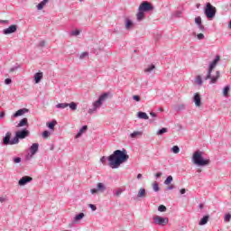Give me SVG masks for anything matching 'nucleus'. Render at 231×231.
I'll use <instances>...</instances> for the list:
<instances>
[{
	"instance_id": "obj_39",
	"label": "nucleus",
	"mask_w": 231,
	"mask_h": 231,
	"mask_svg": "<svg viewBox=\"0 0 231 231\" xmlns=\"http://www.w3.org/2000/svg\"><path fill=\"white\" fill-rule=\"evenodd\" d=\"M175 109L176 111H183V109H185V105H179Z\"/></svg>"
},
{
	"instance_id": "obj_42",
	"label": "nucleus",
	"mask_w": 231,
	"mask_h": 231,
	"mask_svg": "<svg viewBox=\"0 0 231 231\" xmlns=\"http://www.w3.org/2000/svg\"><path fill=\"white\" fill-rule=\"evenodd\" d=\"M197 39H199V41H203V39H205V34L204 33H199L197 35Z\"/></svg>"
},
{
	"instance_id": "obj_5",
	"label": "nucleus",
	"mask_w": 231,
	"mask_h": 231,
	"mask_svg": "<svg viewBox=\"0 0 231 231\" xmlns=\"http://www.w3.org/2000/svg\"><path fill=\"white\" fill-rule=\"evenodd\" d=\"M110 95L111 93L105 92L99 96L98 99L93 103V106L88 109V115H93V113H96V111L100 108V106H102V104H104L107 98H109Z\"/></svg>"
},
{
	"instance_id": "obj_44",
	"label": "nucleus",
	"mask_w": 231,
	"mask_h": 231,
	"mask_svg": "<svg viewBox=\"0 0 231 231\" xmlns=\"http://www.w3.org/2000/svg\"><path fill=\"white\" fill-rule=\"evenodd\" d=\"M88 52H82L80 55H79V59L82 60V59H86V57H88Z\"/></svg>"
},
{
	"instance_id": "obj_37",
	"label": "nucleus",
	"mask_w": 231,
	"mask_h": 231,
	"mask_svg": "<svg viewBox=\"0 0 231 231\" xmlns=\"http://www.w3.org/2000/svg\"><path fill=\"white\" fill-rule=\"evenodd\" d=\"M152 189H153L154 192H158L160 190V186L158 185V182L153 183Z\"/></svg>"
},
{
	"instance_id": "obj_41",
	"label": "nucleus",
	"mask_w": 231,
	"mask_h": 231,
	"mask_svg": "<svg viewBox=\"0 0 231 231\" xmlns=\"http://www.w3.org/2000/svg\"><path fill=\"white\" fill-rule=\"evenodd\" d=\"M51 133L48 132V130L43 131L42 133V138H48L50 136Z\"/></svg>"
},
{
	"instance_id": "obj_28",
	"label": "nucleus",
	"mask_w": 231,
	"mask_h": 231,
	"mask_svg": "<svg viewBox=\"0 0 231 231\" xmlns=\"http://www.w3.org/2000/svg\"><path fill=\"white\" fill-rule=\"evenodd\" d=\"M230 91V86L226 85L223 89V95L224 97H228V93Z\"/></svg>"
},
{
	"instance_id": "obj_23",
	"label": "nucleus",
	"mask_w": 231,
	"mask_h": 231,
	"mask_svg": "<svg viewBox=\"0 0 231 231\" xmlns=\"http://www.w3.org/2000/svg\"><path fill=\"white\" fill-rule=\"evenodd\" d=\"M85 217H86V215L84 213H79L74 217V222L77 223V222L84 219Z\"/></svg>"
},
{
	"instance_id": "obj_11",
	"label": "nucleus",
	"mask_w": 231,
	"mask_h": 231,
	"mask_svg": "<svg viewBox=\"0 0 231 231\" xmlns=\"http://www.w3.org/2000/svg\"><path fill=\"white\" fill-rule=\"evenodd\" d=\"M32 180L33 179L30 176H23L19 180L18 185L20 187H24V185H28V183H30Z\"/></svg>"
},
{
	"instance_id": "obj_40",
	"label": "nucleus",
	"mask_w": 231,
	"mask_h": 231,
	"mask_svg": "<svg viewBox=\"0 0 231 231\" xmlns=\"http://www.w3.org/2000/svg\"><path fill=\"white\" fill-rule=\"evenodd\" d=\"M173 15L174 17H181V15H183V12L176 11Z\"/></svg>"
},
{
	"instance_id": "obj_36",
	"label": "nucleus",
	"mask_w": 231,
	"mask_h": 231,
	"mask_svg": "<svg viewBox=\"0 0 231 231\" xmlns=\"http://www.w3.org/2000/svg\"><path fill=\"white\" fill-rule=\"evenodd\" d=\"M230 219H231V215H230V213L225 215V217H224V221H226V223H230Z\"/></svg>"
},
{
	"instance_id": "obj_58",
	"label": "nucleus",
	"mask_w": 231,
	"mask_h": 231,
	"mask_svg": "<svg viewBox=\"0 0 231 231\" xmlns=\"http://www.w3.org/2000/svg\"><path fill=\"white\" fill-rule=\"evenodd\" d=\"M185 192H187V189H180V194H185Z\"/></svg>"
},
{
	"instance_id": "obj_22",
	"label": "nucleus",
	"mask_w": 231,
	"mask_h": 231,
	"mask_svg": "<svg viewBox=\"0 0 231 231\" xmlns=\"http://www.w3.org/2000/svg\"><path fill=\"white\" fill-rule=\"evenodd\" d=\"M137 116L141 120H149V116H147V113H145V112H138Z\"/></svg>"
},
{
	"instance_id": "obj_59",
	"label": "nucleus",
	"mask_w": 231,
	"mask_h": 231,
	"mask_svg": "<svg viewBox=\"0 0 231 231\" xmlns=\"http://www.w3.org/2000/svg\"><path fill=\"white\" fill-rule=\"evenodd\" d=\"M137 180H142V173H139V174L137 175Z\"/></svg>"
},
{
	"instance_id": "obj_30",
	"label": "nucleus",
	"mask_w": 231,
	"mask_h": 231,
	"mask_svg": "<svg viewBox=\"0 0 231 231\" xmlns=\"http://www.w3.org/2000/svg\"><path fill=\"white\" fill-rule=\"evenodd\" d=\"M68 107H69L71 111H77V103L75 102L68 103Z\"/></svg>"
},
{
	"instance_id": "obj_61",
	"label": "nucleus",
	"mask_w": 231,
	"mask_h": 231,
	"mask_svg": "<svg viewBox=\"0 0 231 231\" xmlns=\"http://www.w3.org/2000/svg\"><path fill=\"white\" fill-rule=\"evenodd\" d=\"M159 111H160L161 113H162V111H163V108H162V107H159Z\"/></svg>"
},
{
	"instance_id": "obj_34",
	"label": "nucleus",
	"mask_w": 231,
	"mask_h": 231,
	"mask_svg": "<svg viewBox=\"0 0 231 231\" xmlns=\"http://www.w3.org/2000/svg\"><path fill=\"white\" fill-rule=\"evenodd\" d=\"M167 131H168L167 128H162V129L158 130L157 134L159 136H162V134H164V133H167Z\"/></svg>"
},
{
	"instance_id": "obj_29",
	"label": "nucleus",
	"mask_w": 231,
	"mask_h": 231,
	"mask_svg": "<svg viewBox=\"0 0 231 231\" xmlns=\"http://www.w3.org/2000/svg\"><path fill=\"white\" fill-rule=\"evenodd\" d=\"M55 125H57V121L52 120L51 122L47 124V127H49V129H55Z\"/></svg>"
},
{
	"instance_id": "obj_12",
	"label": "nucleus",
	"mask_w": 231,
	"mask_h": 231,
	"mask_svg": "<svg viewBox=\"0 0 231 231\" xmlns=\"http://www.w3.org/2000/svg\"><path fill=\"white\" fill-rule=\"evenodd\" d=\"M16 32H17V25L15 24H13L8 28L3 30L4 35H10L11 33H15Z\"/></svg>"
},
{
	"instance_id": "obj_9",
	"label": "nucleus",
	"mask_w": 231,
	"mask_h": 231,
	"mask_svg": "<svg viewBox=\"0 0 231 231\" xmlns=\"http://www.w3.org/2000/svg\"><path fill=\"white\" fill-rule=\"evenodd\" d=\"M10 138H12V133L7 132L5 136L3 138L4 145H17V143L14 141L15 137H14L12 140H10Z\"/></svg>"
},
{
	"instance_id": "obj_47",
	"label": "nucleus",
	"mask_w": 231,
	"mask_h": 231,
	"mask_svg": "<svg viewBox=\"0 0 231 231\" xmlns=\"http://www.w3.org/2000/svg\"><path fill=\"white\" fill-rule=\"evenodd\" d=\"M71 35H75V36L80 35V31H79V30L72 31Z\"/></svg>"
},
{
	"instance_id": "obj_48",
	"label": "nucleus",
	"mask_w": 231,
	"mask_h": 231,
	"mask_svg": "<svg viewBox=\"0 0 231 231\" xmlns=\"http://www.w3.org/2000/svg\"><path fill=\"white\" fill-rule=\"evenodd\" d=\"M88 207H89V208H91V210L93 212H95V210H97V206H95V204H89Z\"/></svg>"
},
{
	"instance_id": "obj_38",
	"label": "nucleus",
	"mask_w": 231,
	"mask_h": 231,
	"mask_svg": "<svg viewBox=\"0 0 231 231\" xmlns=\"http://www.w3.org/2000/svg\"><path fill=\"white\" fill-rule=\"evenodd\" d=\"M199 32H205V25L201 23H199L197 24Z\"/></svg>"
},
{
	"instance_id": "obj_32",
	"label": "nucleus",
	"mask_w": 231,
	"mask_h": 231,
	"mask_svg": "<svg viewBox=\"0 0 231 231\" xmlns=\"http://www.w3.org/2000/svg\"><path fill=\"white\" fill-rule=\"evenodd\" d=\"M172 176H168L167 178H166V180H164V185H171V183H172Z\"/></svg>"
},
{
	"instance_id": "obj_43",
	"label": "nucleus",
	"mask_w": 231,
	"mask_h": 231,
	"mask_svg": "<svg viewBox=\"0 0 231 231\" xmlns=\"http://www.w3.org/2000/svg\"><path fill=\"white\" fill-rule=\"evenodd\" d=\"M201 18H200V16H198V17H196L195 18V24H201Z\"/></svg>"
},
{
	"instance_id": "obj_54",
	"label": "nucleus",
	"mask_w": 231,
	"mask_h": 231,
	"mask_svg": "<svg viewBox=\"0 0 231 231\" xmlns=\"http://www.w3.org/2000/svg\"><path fill=\"white\" fill-rule=\"evenodd\" d=\"M150 116H152V118H156V113L154 112H151Z\"/></svg>"
},
{
	"instance_id": "obj_33",
	"label": "nucleus",
	"mask_w": 231,
	"mask_h": 231,
	"mask_svg": "<svg viewBox=\"0 0 231 231\" xmlns=\"http://www.w3.org/2000/svg\"><path fill=\"white\" fill-rule=\"evenodd\" d=\"M171 151L174 154H178L180 152V147L178 145H175L171 148Z\"/></svg>"
},
{
	"instance_id": "obj_17",
	"label": "nucleus",
	"mask_w": 231,
	"mask_h": 231,
	"mask_svg": "<svg viewBox=\"0 0 231 231\" xmlns=\"http://www.w3.org/2000/svg\"><path fill=\"white\" fill-rule=\"evenodd\" d=\"M208 219H210V216H208V215L204 216V217L200 219V221L199 222V225L200 226H203L204 225H207V224L208 223Z\"/></svg>"
},
{
	"instance_id": "obj_56",
	"label": "nucleus",
	"mask_w": 231,
	"mask_h": 231,
	"mask_svg": "<svg viewBox=\"0 0 231 231\" xmlns=\"http://www.w3.org/2000/svg\"><path fill=\"white\" fill-rule=\"evenodd\" d=\"M15 69H17V67H13L10 69L11 73H14V71H15Z\"/></svg>"
},
{
	"instance_id": "obj_52",
	"label": "nucleus",
	"mask_w": 231,
	"mask_h": 231,
	"mask_svg": "<svg viewBox=\"0 0 231 231\" xmlns=\"http://www.w3.org/2000/svg\"><path fill=\"white\" fill-rule=\"evenodd\" d=\"M155 178H156V180H158V178H162V172H157L155 174Z\"/></svg>"
},
{
	"instance_id": "obj_53",
	"label": "nucleus",
	"mask_w": 231,
	"mask_h": 231,
	"mask_svg": "<svg viewBox=\"0 0 231 231\" xmlns=\"http://www.w3.org/2000/svg\"><path fill=\"white\" fill-rule=\"evenodd\" d=\"M5 201H6V199L0 197V203H5Z\"/></svg>"
},
{
	"instance_id": "obj_51",
	"label": "nucleus",
	"mask_w": 231,
	"mask_h": 231,
	"mask_svg": "<svg viewBox=\"0 0 231 231\" xmlns=\"http://www.w3.org/2000/svg\"><path fill=\"white\" fill-rule=\"evenodd\" d=\"M115 194L116 197L120 196V194H122V189H117Z\"/></svg>"
},
{
	"instance_id": "obj_15",
	"label": "nucleus",
	"mask_w": 231,
	"mask_h": 231,
	"mask_svg": "<svg viewBox=\"0 0 231 231\" xmlns=\"http://www.w3.org/2000/svg\"><path fill=\"white\" fill-rule=\"evenodd\" d=\"M134 27V23H133V21L131 19L126 18L125 23V30H133Z\"/></svg>"
},
{
	"instance_id": "obj_3",
	"label": "nucleus",
	"mask_w": 231,
	"mask_h": 231,
	"mask_svg": "<svg viewBox=\"0 0 231 231\" xmlns=\"http://www.w3.org/2000/svg\"><path fill=\"white\" fill-rule=\"evenodd\" d=\"M191 162L198 167H206V165H210V159H204L203 158V152L196 151L192 157Z\"/></svg>"
},
{
	"instance_id": "obj_62",
	"label": "nucleus",
	"mask_w": 231,
	"mask_h": 231,
	"mask_svg": "<svg viewBox=\"0 0 231 231\" xmlns=\"http://www.w3.org/2000/svg\"><path fill=\"white\" fill-rule=\"evenodd\" d=\"M1 23H6V21L4 20V21H1Z\"/></svg>"
},
{
	"instance_id": "obj_4",
	"label": "nucleus",
	"mask_w": 231,
	"mask_h": 231,
	"mask_svg": "<svg viewBox=\"0 0 231 231\" xmlns=\"http://www.w3.org/2000/svg\"><path fill=\"white\" fill-rule=\"evenodd\" d=\"M152 10H154V6L151 5V3L144 1L141 3L138 8V13L136 14L137 21L140 23V21H143L145 17V12H152Z\"/></svg>"
},
{
	"instance_id": "obj_2",
	"label": "nucleus",
	"mask_w": 231,
	"mask_h": 231,
	"mask_svg": "<svg viewBox=\"0 0 231 231\" xmlns=\"http://www.w3.org/2000/svg\"><path fill=\"white\" fill-rule=\"evenodd\" d=\"M219 55H217L216 58L213 60V61L209 64L207 76L204 78V80H209V84H216L217 82V79L219 77H221V72L219 70H217L216 75L212 76V71L216 66H217V63L219 62Z\"/></svg>"
},
{
	"instance_id": "obj_18",
	"label": "nucleus",
	"mask_w": 231,
	"mask_h": 231,
	"mask_svg": "<svg viewBox=\"0 0 231 231\" xmlns=\"http://www.w3.org/2000/svg\"><path fill=\"white\" fill-rule=\"evenodd\" d=\"M43 74L42 72H37L34 74V82L35 84H39L41 80H42Z\"/></svg>"
},
{
	"instance_id": "obj_19",
	"label": "nucleus",
	"mask_w": 231,
	"mask_h": 231,
	"mask_svg": "<svg viewBox=\"0 0 231 231\" xmlns=\"http://www.w3.org/2000/svg\"><path fill=\"white\" fill-rule=\"evenodd\" d=\"M24 126H28V118L24 117L23 118L17 125L16 127H24Z\"/></svg>"
},
{
	"instance_id": "obj_21",
	"label": "nucleus",
	"mask_w": 231,
	"mask_h": 231,
	"mask_svg": "<svg viewBox=\"0 0 231 231\" xmlns=\"http://www.w3.org/2000/svg\"><path fill=\"white\" fill-rule=\"evenodd\" d=\"M156 69V66L154 64L148 65L146 69H144V73H152Z\"/></svg>"
},
{
	"instance_id": "obj_6",
	"label": "nucleus",
	"mask_w": 231,
	"mask_h": 231,
	"mask_svg": "<svg viewBox=\"0 0 231 231\" xmlns=\"http://www.w3.org/2000/svg\"><path fill=\"white\" fill-rule=\"evenodd\" d=\"M30 135V131L28 129L24 128L22 130H19L15 132L14 136V142H16V144L19 143V140H24V138H27V136Z\"/></svg>"
},
{
	"instance_id": "obj_10",
	"label": "nucleus",
	"mask_w": 231,
	"mask_h": 231,
	"mask_svg": "<svg viewBox=\"0 0 231 231\" xmlns=\"http://www.w3.org/2000/svg\"><path fill=\"white\" fill-rule=\"evenodd\" d=\"M153 223L155 225H159V226H165V225L169 224V218L161 216H155L153 218Z\"/></svg>"
},
{
	"instance_id": "obj_27",
	"label": "nucleus",
	"mask_w": 231,
	"mask_h": 231,
	"mask_svg": "<svg viewBox=\"0 0 231 231\" xmlns=\"http://www.w3.org/2000/svg\"><path fill=\"white\" fill-rule=\"evenodd\" d=\"M138 136H142V131H135L130 134V138H138Z\"/></svg>"
},
{
	"instance_id": "obj_46",
	"label": "nucleus",
	"mask_w": 231,
	"mask_h": 231,
	"mask_svg": "<svg viewBox=\"0 0 231 231\" xmlns=\"http://www.w3.org/2000/svg\"><path fill=\"white\" fill-rule=\"evenodd\" d=\"M38 46H39L40 48H44V46H46V42L41 41V42H39Z\"/></svg>"
},
{
	"instance_id": "obj_35",
	"label": "nucleus",
	"mask_w": 231,
	"mask_h": 231,
	"mask_svg": "<svg viewBox=\"0 0 231 231\" xmlns=\"http://www.w3.org/2000/svg\"><path fill=\"white\" fill-rule=\"evenodd\" d=\"M158 210H159V212H166L167 207H165L164 205H161L158 207Z\"/></svg>"
},
{
	"instance_id": "obj_60",
	"label": "nucleus",
	"mask_w": 231,
	"mask_h": 231,
	"mask_svg": "<svg viewBox=\"0 0 231 231\" xmlns=\"http://www.w3.org/2000/svg\"><path fill=\"white\" fill-rule=\"evenodd\" d=\"M199 208H203V204H199Z\"/></svg>"
},
{
	"instance_id": "obj_26",
	"label": "nucleus",
	"mask_w": 231,
	"mask_h": 231,
	"mask_svg": "<svg viewBox=\"0 0 231 231\" xmlns=\"http://www.w3.org/2000/svg\"><path fill=\"white\" fill-rule=\"evenodd\" d=\"M195 83L198 84V86H203V79L200 75L195 78Z\"/></svg>"
},
{
	"instance_id": "obj_7",
	"label": "nucleus",
	"mask_w": 231,
	"mask_h": 231,
	"mask_svg": "<svg viewBox=\"0 0 231 231\" xmlns=\"http://www.w3.org/2000/svg\"><path fill=\"white\" fill-rule=\"evenodd\" d=\"M204 14L208 19H214L216 17V7L212 6L210 3H208Z\"/></svg>"
},
{
	"instance_id": "obj_25",
	"label": "nucleus",
	"mask_w": 231,
	"mask_h": 231,
	"mask_svg": "<svg viewBox=\"0 0 231 231\" xmlns=\"http://www.w3.org/2000/svg\"><path fill=\"white\" fill-rule=\"evenodd\" d=\"M50 0H42L37 6V10H42V8H44V6H46V4L49 2Z\"/></svg>"
},
{
	"instance_id": "obj_31",
	"label": "nucleus",
	"mask_w": 231,
	"mask_h": 231,
	"mask_svg": "<svg viewBox=\"0 0 231 231\" xmlns=\"http://www.w3.org/2000/svg\"><path fill=\"white\" fill-rule=\"evenodd\" d=\"M57 109H66L68 103H60L56 105Z\"/></svg>"
},
{
	"instance_id": "obj_24",
	"label": "nucleus",
	"mask_w": 231,
	"mask_h": 231,
	"mask_svg": "<svg viewBox=\"0 0 231 231\" xmlns=\"http://www.w3.org/2000/svg\"><path fill=\"white\" fill-rule=\"evenodd\" d=\"M146 194L145 189L141 188L138 191L137 198H145Z\"/></svg>"
},
{
	"instance_id": "obj_45",
	"label": "nucleus",
	"mask_w": 231,
	"mask_h": 231,
	"mask_svg": "<svg viewBox=\"0 0 231 231\" xmlns=\"http://www.w3.org/2000/svg\"><path fill=\"white\" fill-rule=\"evenodd\" d=\"M14 163H21V157H14L13 158Z\"/></svg>"
},
{
	"instance_id": "obj_16",
	"label": "nucleus",
	"mask_w": 231,
	"mask_h": 231,
	"mask_svg": "<svg viewBox=\"0 0 231 231\" xmlns=\"http://www.w3.org/2000/svg\"><path fill=\"white\" fill-rule=\"evenodd\" d=\"M29 151L31 154L33 156V154H35L39 151V143H32L29 148Z\"/></svg>"
},
{
	"instance_id": "obj_13",
	"label": "nucleus",
	"mask_w": 231,
	"mask_h": 231,
	"mask_svg": "<svg viewBox=\"0 0 231 231\" xmlns=\"http://www.w3.org/2000/svg\"><path fill=\"white\" fill-rule=\"evenodd\" d=\"M193 102L196 107H199L201 106V96L199 93H195L193 96Z\"/></svg>"
},
{
	"instance_id": "obj_57",
	"label": "nucleus",
	"mask_w": 231,
	"mask_h": 231,
	"mask_svg": "<svg viewBox=\"0 0 231 231\" xmlns=\"http://www.w3.org/2000/svg\"><path fill=\"white\" fill-rule=\"evenodd\" d=\"M0 118H5V112H0Z\"/></svg>"
},
{
	"instance_id": "obj_49",
	"label": "nucleus",
	"mask_w": 231,
	"mask_h": 231,
	"mask_svg": "<svg viewBox=\"0 0 231 231\" xmlns=\"http://www.w3.org/2000/svg\"><path fill=\"white\" fill-rule=\"evenodd\" d=\"M11 82H12V79H5V84H6V86L10 85Z\"/></svg>"
},
{
	"instance_id": "obj_8",
	"label": "nucleus",
	"mask_w": 231,
	"mask_h": 231,
	"mask_svg": "<svg viewBox=\"0 0 231 231\" xmlns=\"http://www.w3.org/2000/svg\"><path fill=\"white\" fill-rule=\"evenodd\" d=\"M106 190H107V188L106 187V185H104V183L102 182H98L96 188L90 189V193L93 196H95V194H98V193L104 194V192H106Z\"/></svg>"
},
{
	"instance_id": "obj_20",
	"label": "nucleus",
	"mask_w": 231,
	"mask_h": 231,
	"mask_svg": "<svg viewBox=\"0 0 231 231\" xmlns=\"http://www.w3.org/2000/svg\"><path fill=\"white\" fill-rule=\"evenodd\" d=\"M86 131H88V125H83L76 134V138H80Z\"/></svg>"
},
{
	"instance_id": "obj_50",
	"label": "nucleus",
	"mask_w": 231,
	"mask_h": 231,
	"mask_svg": "<svg viewBox=\"0 0 231 231\" xmlns=\"http://www.w3.org/2000/svg\"><path fill=\"white\" fill-rule=\"evenodd\" d=\"M133 98L135 102H140V96H134Z\"/></svg>"
},
{
	"instance_id": "obj_55",
	"label": "nucleus",
	"mask_w": 231,
	"mask_h": 231,
	"mask_svg": "<svg viewBox=\"0 0 231 231\" xmlns=\"http://www.w3.org/2000/svg\"><path fill=\"white\" fill-rule=\"evenodd\" d=\"M173 189H174V185H171L166 189L167 190H172Z\"/></svg>"
},
{
	"instance_id": "obj_14",
	"label": "nucleus",
	"mask_w": 231,
	"mask_h": 231,
	"mask_svg": "<svg viewBox=\"0 0 231 231\" xmlns=\"http://www.w3.org/2000/svg\"><path fill=\"white\" fill-rule=\"evenodd\" d=\"M28 111H29L28 108H21L13 115V118L23 116V115H26Z\"/></svg>"
},
{
	"instance_id": "obj_1",
	"label": "nucleus",
	"mask_w": 231,
	"mask_h": 231,
	"mask_svg": "<svg viewBox=\"0 0 231 231\" xmlns=\"http://www.w3.org/2000/svg\"><path fill=\"white\" fill-rule=\"evenodd\" d=\"M129 160V154L127 150L123 148L122 150H116L113 154L108 157L103 156L100 158V163L106 165L108 161V165L111 169H118L122 163H125Z\"/></svg>"
}]
</instances>
